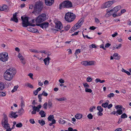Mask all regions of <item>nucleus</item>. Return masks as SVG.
Here are the masks:
<instances>
[{
    "instance_id": "09e8293b",
    "label": "nucleus",
    "mask_w": 131,
    "mask_h": 131,
    "mask_svg": "<svg viewBox=\"0 0 131 131\" xmlns=\"http://www.w3.org/2000/svg\"><path fill=\"white\" fill-rule=\"evenodd\" d=\"M32 107L33 108H35L36 111V112L37 111V112H39L40 111L39 109V108H38V107H36V106H32Z\"/></svg>"
},
{
    "instance_id": "a878e982",
    "label": "nucleus",
    "mask_w": 131,
    "mask_h": 131,
    "mask_svg": "<svg viewBox=\"0 0 131 131\" xmlns=\"http://www.w3.org/2000/svg\"><path fill=\"white\" fill-rule=\"evenodd\" d=\"M38 123H39V124L41 126L44 125L45 124V121L43 120H38Z\"/></svg>"
},
{
    "instance_id": "5fc2aeb1",
    "label": "nucleus",
    "mask_w": 131,
    "mask_h": 131,
    "mask_svg": "<svg viewBox=\"0 0 131 131\" xmlns=\"http://www.w3.org/2000/svg\"><path fill=\"white\" fill-rule=\"evenodd\" d=\"M83 84V85L84 86V88H88L89 87V85L88 84L86 83H84Z\"/></svg>"
},
{
    "instance_id": "49530a36",
    "label": "nucleus",
    "mask_w": 131,
    "mask_h": 131,
    "mask_svg": "<svg viewBox=\"0 0 131 131\" xmlns=\"http://www.w3.org/2000/svg\"><path fill=\"white\" fill-rule=\"evenodd\" d=\"M89 47L90 48H96V46L95 44L93 43L89 46Z\"/></svg>"
},
{
    "instance_id": "ea45409f",
    "label": "nucleus",
    "mask_w": 131,
    "mask_h": 131,
    "mask_svg": "<svg viewBox=\"0 0 131 131\" xmlns=\"http://www.w3.org/2000/svg\"><path fill=\"white\" fill-rule=\"evenodd\" d=\"M22 126H23V124L21 123H19L17 124L16 125V126L17 127H22Z\"/></svg>"
},
{
    "instance_id": "69168bd1",
    "label": "nucleus",
    "mask_w": 131,
    "mask_h": 131,
    "mask_svg": "<svg viewBox=\"0 0 131 131\" xmlns=\"http://www.w3.org/2000/svg\"><path fill=\"white\" fill-rule=\"evenodd\" d=\"M92 80V78H91L88 77L87 78L86 80L88 82H90Z\"/></svg>"
},
{
    "instance_id": "0e129e2a",
    "label": "nucleus",
    "mask_w": 131,
    "mask_h": 131,
    "mask_svg": "<svg viewBox=\"0 0 131 131\" xmlns=\"http://www.w3.org/2000/svg\"><path fill=\"white\" fill-rule=\"evenodd\" d=\"M80 52L81 51L80 50L78 49L76 50L75 54L78 53H80Z\"/></svg>"
},
{
    "instance_id": "13d9d810",
    "label": "nucleus",
    "mask_w": 131,
    "mask_h": 131,
    "mask_svg": "<svg viewBox=\"0 0 131 131\" xmlns=\"http://www.w3.org/2000/svg\"><path fill=\"white\" fill-rule=\"evenodd\" d=\"M47 102H45L43 105V107L44 109H47Z\"/></svg>"
},
{
    "instance_id": "58836bf2",
    "label": "nucleus",
    "mask_w": 131,
    "mask_h": 131,
    "mask_svg": "<svg viewBox=\"0 0 131 131\" xmlns=\"http://www.w3.org/2000/svg\"><path fill=\"white\" fill-rule=\"evenodd\" d=\"M59 122L60 123H61V124H64L66 122V121H65L62 119H60V120H59Z\"/></svg>"
},
{
    "instance_id": "bf43d9fd",
    "label": "nucleus",
    "mask_w": 131,
    "mask_h": 131,
    "mask_svg": "<svg viewBox=\"0 0 131 131\" xmlns=\"http://www.w3.org/2000/svg\"><path fill=\"white\" fill-rule=\"evenodd\" d=\"M76 30L74 28H73V27L69 30V32L70 33H72V32H73L74 31Z\"/></svg>"
},
{
    "instance_id": "2eb2a0df",
    "label": "nucleus",
    "mask_w": 131,
    "mask_h": 131,
    "mask_svg": "<svg viewBox=\"0 0 131 131\" xmlns=\"http://www.w3.org/2000/svg\"><path fill=\"white\" fill-rule=\"evenodd\" d=\"M16 113L14 112H11L9 114V117L11 118H16L17 117V115L16 114Z\"/></svg>"
},
{
    "instance_id": "0eeeda50",
    "label": "nucleus",
    "mask_w": 131,
    "mask_h": 131,
    "mask_svg": "<svg viewBox=\"0 0 131 131\" xmlns=\"http://www.w3.org/2000/svg\"><path fill=\"white\" fill-rule=\"evenodd\" d=\"M46 19V15L45 14H42L38 17L36 21L38 23H40L44 21Z\"/></svg>"
},
{
    "instance_id": "f257e3e1",
    "label": "nucleus",
    "mask_w": 131,
    "mask_h": 131,
    "mask_svg": "<svg viewBox=\"0 0 131 131\" xmlns=\"http://www.w3.org/2000/svg\"><path fill=\"white\" fill-rule=\"evenodd\" d=\"M16 73L15 69L13 68L7 69L4 74L5 79L7 81H10L13 78Z\"/></svg>"
},
{
    "instance_id": "864d4df0",
    "label": "nucleus",
    "mask_w": 131,
    "mask_h": 131,
    "mask_svg": "<svg viewBox=\"0 0 131 131\" xmlns=\"http://www.w3.org/2000/svg\"><path fill=\"white\" fill-rule=\"evenodd\" d=\"M18 88V87L17 86H15L13 89L12 90V92L13 93L16 91L17 90Z\"/></svg>"
},
{
    "instance_id": "a211bd4d",
    "label": "nucleus",
    "mask_w": 131,
    "mask_h": 131,
    "mask_svg": "<svg viewBox=\"0 0 131 131\" xmlns=\"http://www.w3.org/2000/svg\"><path fill=\"white\" fill-rule=\"evenodd\" d=\"M8 10V6L5 5H3L2 6H1V11H4L7 12Z\"/></svg>"
},
{
    "instance_id": "f3484780",
    "label": "nucleus",
    "mask_w": 131,
    "mask_h": 131,
    "mask_svg": "<svg viewBox=\"0 0 131 131\" xmlns=\"http://www.w3.org/2000/svg\"><path fill=\"white\" fill-rule=\"evenodd\" d=\"M50 59V58L47 57V58H45L44 59L43 61L45 65H48L49 63V61Z\"/></svg>"
},
{
    "instance_id": "4be33fe9",
    "label": "nucleus",
    "mask_w": 131,
    "mask_h": 131,
    "mask_svg": "<svg viewBox=\"0 0 131 131\" xmlns=\"http://www.w3.org/2000/svg\"><path fill=\"white\" fill-rule=\"evenodd\" d=\"M107 101L108 102H106L102 104V106L103 107L105 108L107 107V106L108 105V102H109V101L108 100Z\"/></svg>"
},
{
    "instance_id": "c85d7f7f",
    "label": "nucleus",
    "mask_w": 131,
    "mask_h": 131,
    "mask_svg": "<svg viewBox=\"0 0 131 131\" xmlns=\"http://www.w3.org/2000/svg\"><path fill=\"white\" fill-rule=\"evenodd\" d=\"M4 88V84L1 82H0V90H3Z\"/></svg>"
},
{
    "instance_id": "a19ab883",
    "label": "nucleus",
    "mask_w": 131,
    "mask_h": 131,
    "mask_svg": "<svg viewBox=\"0 0 131 131\" xmlns=\"http://www.w3.org/2000/svg\"><path fill=\"white\" fill-rule=\"evenodd\" d=\"M5 129H6V131H11V129L10 125L8 127H4Z\"/></svg>"
},
{
    "instance_id": "8fccbe9b",
    "label": "nucleus",
    "mask_w": 131,
    "mask_h": 131,
    "mask_svg": "<svg viewBox=\"0 0 131 131\" xmlns=\"http://www.w3.org/2000/svg\"><path fill=\"white\" fill-rule=\"evenodd\" d=\"M41 94L42 95H43L44 96H47L48 95V93L46 92L45 91H43Z\"/></svg>"
},
{
    "instance_id": "7c9ffc66",
    "label": "nucleus",
    "mask_w": 131,
    "mask_h": 131,
    "mask_svg": "<svg viewBox=\"0 0 131 131\" xmlns=\"http://www.w3.org/2000/svg\"><path fill=\"white\" fill-rule=\"evenodd\" d=\"M97 108L99 111L102 112L103 110V108L100 106H98L97 107Z\"/></svg>"
},
{
    "instance_id": "37998d69",
    "label": "nucleus",
    "mask_w": 131,
    "mask_h": 131,
    "mask_svg": "<svg viewBox=\"0 0 131 131\" xmlns=\"http://www.w3.org/2000/svg\"><path fill=\"white\" fill-rule=\"evenodd\" d=\"M116 111L117 114L119 115H121L123 113V111L122 110H118Z\"/></svg>"
},
{
    "instance_id": "423d86ee",
    "label": "nucleus",
    "mask_w": 131,
    "mask_h": 131,
    "mask_svg": "<svg viewBox=\"0 0 131 131\" xmlns=\"http://www.w3.org/2000/svg\"><path fill=\"white\" fill-rule=\"evenodd\" d=\"M59 6V8L61 9L62 7L71 8L72 7V5L71 2L69 1H66L63 2L62 4H60Z\"/></svg>"
},
{
    "instance_id": "774afa93",
    "label": "nucleus",
    "mask_w": 131,
    "mask_h": 131,
    "mask_svg": "<svg viewBox=\"0 0 131 131\" xmlns=\"http://www.w3.org/2000/svg\"><path fill=\"white\" fill-rule=\"evenodd\" d=\"M95 21L96 23H97L98 24L100 23V21L97 18H95Z\"/></svg>"
},
{
    "instance_id": "603ef678",
    "label": "nucleus",
    "mask_w": 131,
    "mask_h": 131,
    "mask_svg": "<svg viewBox=\"0 0 131 131\" xmlns=\"http://www.w3.org/2000/svg\"><path fill=\"white\" fill-rule=\"evenodd\" d=\"M52 104L51 102L49 101L48 102V106L49 108H50L51 107H52Z\"/></svg>"
},
{
    "instance_id": "79ce46f5",
    "label": "nucleus",
    "mask_w": 131,
    "mask_h": 131,
    "mask_svg": "<svg viewBox=\"0 0 131 131\" xmlns=\"http://www.w3.org/2000/svg\"><path fill=\"white\" fill-rule=\"evenodd\" d=\"M70 27V25H68L64 27L65 30L66 31H67L69 29Z\"/></svg>"
},
{
    "instance_id": "2f4dec72",
    "label": "nucleus",
    "mask_w": 131,
    "mask_h": 131,
    "mask_svg": "<svg viewBox=\"0 0 131 131\" xmlns=\"http://www.w3.org/2000/svg\"><path fill=\"white\" fill-rule=\"evenodd\" d=\"M25 84L26 86L28 87H29L30 88H33V86L31 84L29 83H26Z\"/></svg>"
},
{
    "instance_id": "9d476101",
    "label": "nucleus",
    "mask_w": 131,
    "mask_h": 131,
    "mask_svg": "<svg viewBox=\"0 0 131 131\" xmlns=\"http://www.w3.org/2000/svg\"><path fill=\"white\" fill-rule=\"evenodd\" d=\"M56 25L55 28L57 29L60 30L63 28L61 22L59 21H57L56 22Z\"/></svg>"
},
{
    "instance_id": "c03bdc74",
    "label": "nucleus",
    "mask_w": 131,
    "mask_h": 131,
    "mask_svg": "<svg viewBox=\"0 0 131 131\" xmlns=\"http://www.w3.org/2000/svg\"><path fill=\"white\" fill-rule=\"evenodd\" d=\"M127 117V115L125 113L123 114L121 116V118H124Z\"/></svg>"
},
{
    "instance_id": "de8ad7c7",
    "label": "nucleus",
    "mask_w": 131,
    "mask_h": 131,
    "mask_svg": "<svg viewBox=\"0 0 131 131\" xmlns=\"http://www.w3.org/2000/svg\"><path fill=\"white\" fill-rule=\"evenodd\" d=\"M42 95L41 94H39L38 95V98L39 100V101L40 102H41V101L42 97L41 96Z\"/></svg>"
},
{
    "instance_id": "393cba45",
    "label": "nucleus",
    "mask_w": 131,
    "mask_h": 131,
    "mask_svg": "<svg viewBox=\"0 0 131 131\" xmlns=\"http://www.w3.org/2000/svg\"><path fill=\"white\" fill-rule=\"evenodd\" d=\"M81 26L78 23H77L73 27V28H74L75 29L77 30L80 28Z\"/></svg>"
},
{
    "instance_id": "f03ea898",
    "label": "nucleus",
    "mask_w": 131,
    "mask_h": 131,
    "mask_svg": "<svg viewBox=\"0 0 131 131\" xmlns=\"http://www.w3.org/2000/svg\"><path fill=\"white\" fill-rule=\"evenodd\" d=\"M43 7V2H37L34 7V11L32 13L35 14L40 12Z\"/></svg>"
},
{
    "instance_id": "72a5a7b5",
    "label": "nucleus",
    "mask_w": 131,
    "mask_h": 131,
    "mask_svg": "<svg viewBox=\"0 0 131 131\" xmlns=\"http://www.w3.org/2000/svg\"><path fill=\"white\" fill-rule=\"evenodd\" d=\"M20 60L22 63L23 64L25 65L26 63V62L25 59L23 57L22 58L20 59Z\"/></svg>"
},
{
    "instance_id": "ddd939ff",
    "label": "nucleus",
    "mask_w": 131,
    "mask_h": 131,
    "mask_svg": "<svg viewBox=\"0 0 131 131\" xmlns=\"http://www.w3.org/2000/svg\"><path fill=\"white\" fill-rule=\"evenodd\" d=\"M27 29L28 31L32 32L37 33L38 32V30L37 29L33 28L31 27H28Z\"/></svg>"
},
{
    "instance_id": "5701e85b",
    "label": "nucleus",
    "mask_w": 131,
    "mask_h": 131,
    "mask_svg": "<svg viewBox=\"0 0 131 131\" xmlns=\"http://www.w3.org/2000/svg\"><path fill=\"white\" fill-rule=\"evenodd\" d=\"M88 66H91L94 65L95 64V62L94 61H88Z\"/></svg>"
},
{
    "instance_id": "7ed1b4c3",
    "label": "nucleus",
    "mask_w": 131,
    "mask_h": 131,
    "mask_svg": "<svg viewBox=\"0 0 131 131\" xmlns=\"http://www.w3.org/2000/svg\"><path fill=\"white\" fill-rule=\"evenodd\" d=\"M75 18V15L71 13H67L65 16V20L68 22H71L73 21Z\"/></svg>"
},
{
    "instance_id": "e2e57ef3",
    "label": "nucleus",
    "mask_w": 131,
    "mask_h": 131,
    "mask_svg": "<svg viewBox=\"0 0 131 131\" xmlns=\"http://www.w3.org/2000/svg\"><path fill=\"white\" fill-rule=\"evenodd\" d=\"M102 112L99 111L97 113L98 116H101L103 115V113L101 112Z\"/></svg>"
},
{
    "instance_id": "cd10ccee",
    "label": "nucleus",
    "mask_w": 131,
    "mask_h": 131,
    "mask_svg": "<svg viewBox=\"0 0 131 131\" xmlns=\"http://www.w3.org/2000/svg\"><path fill=\"white\" fill-rule=\"evenodd\" d=\"M54 118V116L53 115H50L48 117V121H50L52 120Z\"/></svg>"
},
{
    "instance_id": "bb28decb",
    "label": "nucleus",
    "mask_w": 131,
    "mask_h": 131,
    "mask_svg": "<svg viewBox=\"0 0 131 131\" xmlns=\"http://www.w3.org/2000/svg\"><path fill=\"white\" fill-rule=\"evenodd\" d=\"M95 81L96 83H98L99 82L101 83H103V82H104L105 81L104 80H101L100 79L98 78H97L95 80Z\"/></svg>"
},
{
    "instance_id": "412c9836",
    "label": "nucleus",
    "mask_w": 131,
    "mask_h": 131,
    "mask_svg": "<svg viewBox=\"0 0 131 131\" xmlns=\"http://www.w3.org/2000/svg\"><path fill=\"white\" fill-rule=\"evenodd\" d=\"M82 117V115L80 114H77L75 116V117L77 119H79L81 118Z\"/></svg>"
},
{
    "instance_id": "4c0bfd02",
    "label": "nucleus",
    "mask_w": 131,
    "mask_h": 131,
    "mask_svg": "<svg viewBox=\"0 0 131 131\" xmlns=\"http://www.w3.org/2000/svg\"><path fill=\"white\" fill-rule=\"evenodd\" d=\"M24 110L22 107H21L18 112V113H24Z\"/></svg>"
},
{
    "instance_id": "4d7b16f0",
    "label": "nucleus",
    "mask_w": 131,
    "mask_h": 131,
    "mask_svg": "<svg viewBox=\"0 0 131 131\" xmlns=\"http://www.w3.org/2000/svg\"><path fill=\"white\" fill-rule=\"evenodd\" d=\"M56 100H58V101H64V100H65V98L64 97L61 98H60L59 99L57 98L56 99Z\"/></svg>"
},
{
    "instance_id": "e433bc0d",
    "label": "nucleus",
    "mask_w": 131,
    "mask_h": 131,
    "mask_svg": "<svg viewBox=\"0 0 131 131\" xmlns=\"http://www.w3.org/2000/svg\"><path fill=\"white\" fill-rule=\"evenodd\" d=\"M85 91L86 92L91 93L92 92V90L90 89L86 88H85Z\"/></svg>"
},
{
    "instance_id": "9b49d317",
    "label": "nucleus",
    "mask_w": 131,
    "mask_h": 131,
    "mask_svg": "<svg viewBox=\"0 0 131 131\" xmlns=\"http://www.w3.org/2000/svg\"><path fill=\"white\" fill-rule=\"evenodd\" d=\"M112 1H109L105 3L103 6V8H105L110 7L114 3Z\"/></svg>"
},
{
    "instance_id": "6e6d98bb",
    "label": "nucleus",
    "mask_w": 131,
    "mask_h": 131,
    "mask_svg": "<svg viewBox=\"0 0 131 131\" xmlns=\"http://www.w3.org/2000/svg\"><path fill=\"white\" fill-rule=\"evenodd\" d=\"M25 106L24 103L23 101L22 100L21 102V107L23 108Z\"/></svg>"
},
{
    "instance_id": "6ab92c4d",
    "label": "nucleus",
    "mask_w": 131,
    "mask_h": 131,
    "mask_svg": "<svg viewBox=\"0 0 131 131\" xmlns=\"http://www.w3.org/2000/svg\"><path fill=\"white\" fill-rule=\"evenodd\" d=\"M41 90V88L39 87L36 90L34 91L33 93L35 95H37L38 92L40 91Z\"/></svg>"
},
{
    "instance_id": "aec40b11",
    "label": "nucleus",
    "mask_w": 131,
    "mask_h": 131,
    "mask_svg": "<svg viewBox=\"0 0 131 131\" xmlns=\"http://www.w3.org/2000/svg\"><path fill=\"white\" fill-rule=\"evenodd\" d=\"M39 114L41 115V117H44L46 116V114L43 111H41L39 112Z\"/></svg>"
},
{
    "instance_id": "680f3d73",
    "label": "nucleus",
    "mask_w": 131,
    "mask_h": 131,
    "mask_svg": "<svg viewBox=\"0 0 131 131\" xmlns=\"http://www.w3.org/2000/svg\"><path fill=\"white\" fill-rule=\"evenodd\" d=\"M115 107L116 109H118V108L122 109V106L117 105L116 106H115Z\"/></svg>"
},
{
    "instance_id": "1a4fd4ad",
    "label": "nucleus",
    "mask_w": 131,
    "mask_h": 131,
    "mask_svg": "<svg viewBox=\"0 0 131 131\" xmlns=\"http://www.w3.org/2000/svg\"><path fill=\"white\" fill-rule=\"evenodd\" d=\"M121 6H118L116 7H115L113 9H112L109 11L108 9L107 10V13H111V12H113L115 13L117 12L119 9L121 8Z\"/></svg>"
},
{
    "instance_id": "6e6552de",
    "label": "nucleus",
    "mask_w": 131,
    "mask_h": 131,
    "mask_svg": "<svg viewBox=\"0 0 131 131\" xmlns=\"http://www.w3.org/2000/svg\"><path fill=\"white\" fill-rule=\"evenodd\" d=\"M8 58V54L6 52L0 54V60L3 62L7 61Z\"/></svg>"
},
{
    "instance_id": "b1692460",
    "label": "nucleus",
    "mask_w": 131,
    "mask_h": 131,
    "mask_svg": "<svg viewBox=\"0 0 131 131\" xmlns=\"http://www.w3.org/2000/svg\"><path fill=\"white\" fill-rule=\"evenodd\" d=\"M84 21V18H82L78 21L77 23L81 26Z\"/></svg>"
},
{
    "instance_id": "052dcab7",
    "label": "nucleus",
    "mask_w": 131,
    "mask_h": 131,
    "mask_svg": "<svg viewBox=\"0 0 131 131\" xmlns=\"http://www.w3.org/2000/svg\"><path fill=\"white\" fill-rule=\"evenodd\" d=\"M29 122L30 123H31L32 124H34L35 123V122L34 120L33 119H31L29 120Z\"/></svg>"
},
{
    "instance_id": "4468645a",
    "label": "nucleus",
    "mask_w": 131,
    "mask_h": 131,
    "mask_svg": "<svg viewBox=\"0 0 131 131\" xmlns=\"http://www.w3.org/2000/svg\"><path fill=\"white\" fill-rule=\"evenodd\" d=\"M17 13H15L13 14V18H12L10 20L13 21L16 23H17L18 21V20L17 17H16Z\"/></svg>"
},
{
    "instance_id": "a18cd8bd",
    "label": "nucleus",
    "mask_w": 131,
    "mask_h": 131,
    "mask_svg": "<svg viewBox=\"0 0 131 131\" xmlns=\"http://www.w3.org/2000/svg\"><path fill=\"white\" fill-rule=\"evenodd\" d=\"M114 94L113 93H111L109 94L107 96L108 97L111 98L112 97H113Z\"/></svg>"
},
{
    "instance_id": "3c124183",
    "label": "nucleus",
    "mask_w": 131,
    "mask_h": 131,
    "mask_svg": "<svg viewBox=\"0 0 131 131\" xmlns=\"http://www.w3.org/2000/svg\"><path fill=\"white\" fill-rule=\"evenodd\" d=\"M30 52L35 53H39V51L35 49H31L30 50Z\"/></svg>"
},
{
    "instance_id": "f704fd0d",
    "label": "nucleus",
    "mask_w": 131,
    "mask_h": 131,
    "mask_svg": "<svg viewBox=\"0 0 131 131\" xmlns=\"http://www.w3.org/2000/svg\"><path fill=\"white\" fill-rule=\"evenodd\" d=\"M88 61H83L81 62V64L85 66H87L88 64Z\"/></svg>"
},
{
    "instance_id": "473e14b6",
    "label": "nucleus",
    "mask_w": 131,
    "mask_h": 131,
    "mask_svg": "<svg viewBox=\"0 0 131 131\" xmlns=\"http://www.w3.org/2000/svg\"><path fill=\"white\" fill-rule=\"evenodd\" d=\"M118 54L117 53H115L113 55V57H114V58L115 59H118L119 57H118Z\"/></svg>"
},
{
    "instance_id": "f8f14e48",
    "label": "nucleus",
    "mask_w": 131,
    "mask_h": 131,
    "mask_svg": "<svg viewBox=\"0 0 131 131\" xmlns=\"http://www.w3.org/2000/svg\"><path fill=\"white\" fill-rule=\"evenodd\" d=\"M49 23L48 22H43L39 25L43 29H46L48 27Z\"/></svg>"
},
{
    "instance_id": "20e7f679",
    "label": "nucleus",
    "mask_w": 131,
    "mask_h": 131,
    "mask_svg": "<svg viewBox=\"0 0 131 131\" xmlns=\"http://www.w3.org/2000/svg\"><path fill=\"white\" fill-rule=\"evenodd\" d=\"M22 20V26L23 27H27L28 26H35V25H32L28 21V18L26 17H25L24 18L23 16L21 17Z\"/></svg>"
},
{
    "instance_id": "dca6fc26",
    "label": "nucleus",
    "mask_w": 131,
    "mask_h": 131,
    "mask_svg": "<svg viewBox=\"0 0 131 131\" xmlns=\"http://www.w3.org/2000/svg\"><path fill=\"white\" fill-rule=\"evenodd\" d=\"M46 4L47 5H51L54 2V0H45Z\"/></svg>"
},
{
    "instance_id": "39448f33",
    "label": "nucleus",
    "mask_w": 131,
    "mask_h": 131,
    "mask_svg": "<svg viewBox=\"0 0 131 131\" xmlns=\"http://www.w3.org/2000/svg\"><path fill=\"white\" fill-rule=\"evenodd\" d=\"M3 117L1 121V124L3 127H6L9 125L8 123V119L7 116L5 114H3Z\"/></svg>"
},
{
    "instance_id": "c9c22d12",
    "label": "nucleus",
    "mask_w": 131,
    "mask_h": 131,
    "mask_svg": "<svg viewBox=\"0 0 131 131\" xmlns=\"http://www.w3.org/2000/svg\"><path fill=\"white\" fill-rule=\"evenodd\" d=\"M87 117L89 119H91L93 118V116L90 113L87 115Z\"/></svg>"
},
{
    "instance_id": "c756f323",
    "label": "nucleus",
    "mask_w": 131,
    "mask_h": 131,
    "mask_svg": "<svg viewBox=\"0 0 131 131\" xmlns=\"http://www.w3.org/2000/svg\"><path fill=\"white\" fill-rule=\"evenodd\" d=\"M122 71L123 72L126 73L128 75H130V73L129 72L125 70L123 68L122 69Z\"/></svg>"
},
{
    "instance_id": "338daca9",
    "label": "nucleus",
    "mask_w": 131,
    "mask_h": 131,
    "mask_svg": "<svg viewBox=\"0 0 131 131\" xmlns=\"http://www.w3.org/2000/svg\"><path fill=\"white\" fill-rule=\"evenodd\" d=\"M59 81L61 83H64V81L62 79H60L59 80Z\"/></svg>"
}]
</instances>
